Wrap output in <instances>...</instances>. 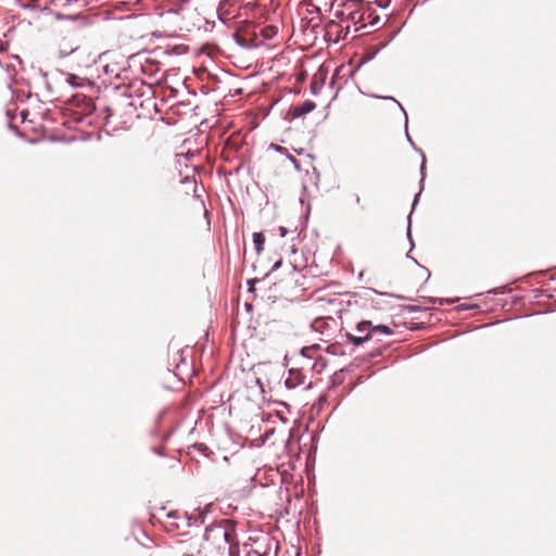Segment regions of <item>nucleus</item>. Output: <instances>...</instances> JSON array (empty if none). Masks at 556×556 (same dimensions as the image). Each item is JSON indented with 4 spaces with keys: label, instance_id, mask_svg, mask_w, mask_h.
<instances>
[{
    "label": "nucleus",
    "instance_id": "4",
    "mask_svg": "<svg viewBox=\"0 0 556 556\" xmlns=\"http://www.w3.org/2000/svg\"><path fill=\"white\" fill-rule=\"evenodd\" d=\"M62 76H63V80L71 85L72 87H79V88H83V87H89L92 85L91 80L88 79V78H83V77H79L78 75L76 74H73V73H70V72H62L61 73Z\"/></svg>",
    "mask_w": 556,
    "mask_h": 556
},
{
    "label": "nucleus",
    "instance_id": "21",
    "mask_svg": "<svg viewBox=\"0 0 556 556\" xmlns=\"http://www.w3.org/2000/svg\"><path fill=\"white\" fill-rule=\"evenodd\" d=\"M407 235H408V237H410V225H408Z\"/></svg>",
    "mask_w": 556,
    "mask_h": 556
},
{
    "label": "nucleus",
    "instance_id": "15",
    "mask_svg": "<svg viewBox=\"0 0 556 556\" xmlns=\"http://www.w3.org/2000/svg\"><path fill=\"white\" fill-rule=\"evenodd\" d=\"M399 106L401 108V110L404 112V114H406V112L404 111V109L402 108V105L400 103H397ZM408 123V119H407V115H405V124L407 125Z\"/></svg>",
    "mask_w": 556,
    "mask_h": 556
},
{
    "label": "nucleus",
    "instance_id": "5",
    "mask_svg": "<svg viewBox=\"0 0 556 556\" xmlns=\"http://www.w3.org/2000/svg\"><path fill=\"white\" fill-rule=\"evenodd\" d=\"M129 67L136 66L137 63L140 66V70H146V63H151L150 59V52L149 51H142L137 54H132L129 56Z\"/></svg>",
    "mask_w": 556,
    "mask_h": 556
},
{
    "label": "nucleus",
    "instance_id": "16",
    "mask_svg": "<svg viewBox=\"0 0 556 556\" xmlns=\"http://www.w3.org/2000/svg\"><path fill=\"white\" fill-rule=\"evenodd\" d=\"M290 160H291V161H292V163L295 165V167H296V168H299L298 161H296L294 157H292V156H290Z\"/></svg>",
    "mask_w": 556,
    "mask_h": 556
},
{
    "label": "nucleus",
    "instance_id": "3",
    "mask_svg": "<svg viewBox=\"0 0 556 556\" xmlns=\"http://www.w3.org/2000/svg\"><path fill=\"white\" fill-rule=\"evenodd\" d=\"M353 34L349 28V25H345L340 20L330 21L326 25V37L329 41L338 43L341 40H346L349 36Z\"/></svg>",
    "mask_w": 556,
    "mask_h": 556
},
{
    "label": "nucleus",
    "instance_id": "7",
    "mask_svg": "<svg viewBox=\"0 0 556 556\" xmlns=\"http://www.w3.org/2000/svg\"><path fill=\"white\" fill-rule=\"evenodd\" d=\"M346 338L351 343H353L356 346H359L363 343H365L366 341H368L367 334H354V333L348 332Z\"/></svg>",
    "mask_w": 556,
    "mask_h": 556
},
{
    "label": "nucleus",
    "instance_id": "12",
    "mask_svg": "<svg viewBox=\"0 0 556 556\" xmlns=\"http://www.w3.org/2000/svg\"><path fill=\"white\" fill-rule=\"evenodd\" d=\"M379 22V16L378 15H375V12L372 13V16L371 17H368V14H365V23H366V26L369 24V25H375L376 23Z\"/></svg>",
    "mask_w": 556,
    "mask_h": 556
},
{
    "label": "nucleus",
    "instance_id": "6",
    "mask_svg": "<svg viewBox=\"0 0 556 556\" xmlns=\"http://www.w3.org/2000/svg\"><path fill=\"white\" fill-rule=\"evenodd\" d=\"M356 334H367V339L371 338V323L367 320H363L358 323L355 327Z\"/></svg>",
    "mask_w": 556,
    "mask_h": 556
},
{
    "label": "nucleus",
    "instance_id": "2",
    "mask_svg": "<svg viewBox=\"0 0 556 556\" xmlns=\"http://www.w3.org/2000/svg\"><path fill=\"white\" fill-rule=\"evenodd\" d=\"M374 9L370 2L364 0H345L341 10H337L334 16L349 25L354 38L356 33L366 27L365 14L371 17Z\"/></svg>",
    "mask_w": 556,
    "mask_h": 556
},
{
    "label": "nucleus",
    "instance_id": "14",
    "mask_svg": "<svg viewBox=\"0 0 556 556\" xmlns=\"http://www.w3.org/2000/svg\"><path fill=\"white\" fill-rule=\"evenodd\" d=\"M278 230H279V233H280L281 237H285L287 235V232H288L287 228L283 227V226H280L278 228Z\"/></svg>",
    "mask_w": 556,
    "mask_h": 556
},
{
    "label": "nucleus",
    "instance_id": "10",
    "mask_svg": "<svg viewBox=\"0 0 556 556\" xmlns=\"http://www.w3.org/2000/svg\"><path fill=\"white\" fill-rule=\"evenodd\" d=\"M371 332H379V333H382L384 336H391L393 333V330L386 326V325H378V326H372L371 325Z\"/></svg>",
    "mask_w": 556,
    "mask_h": 556
},
{
    "label": "nucleus",
    "instance_id": "23",
    "mask_svg": "<svg viewBox=\"0 0 556 556\" xmlns=\"http://www.w3.org/2000/svg\"><path fill=\"white\" fill-rule=\"evenodd\" d=\"M103 70H104V71H108V70H109V65H104V66H103Z\"/></svg>",
    "mask_w": 556,
    "mask_h": 556
},
{
    "label": "nucleus",
    "instance_id": "18",
    "mask_svg": "<svg viewBox=\"0 0 556 556\" xmlns=\"http://www.w3.org/2000/svg\"><path fill=\"white\" fill-rule=\"evenodd\" d=\"M271 147H273L276 151H279V152H281V151H282V148H281V147H279V146H274V144H271Z\"/></svg>",
    "mask_w": 556,
    "mask_h": 556
},
{
    "label": "nucleus",
    "instance_id": "24",
    "mask_svg": "<svg viewBox=\"0 0 556 556\" xmlns=\"http://www.w3.org/2000/svg\"><path fill=\"white\" fill-rule=\"evenodd\" d=\"M193 70H197V68L193 67ZM199 70L205 71L206 68L205 67H200Z\"/></svg>",
    "mask_w": 556,
    "mask_h": 556
},
{
    "label": "nucleus",
    "instance_id": "11",
    "mask_svg": "<svg viewBox=\"0 0 556 556\" xmlns=\"http://www.w3.org/2000/svg\"><path fill=\"white\" fill-rule=\"evenodd\" d=\"M210 508H211V505H206L203 509H199V515L198 516H191L189 517V522L188 525H191L190 520L192 518L197 519L198 517L201 519V522L204 521V516L210 511Z\"/></svg>",
    "mask_w": 556,
    "mask_h": 556
},
{
    "label": "nucleus",
    "instance_id": "20",
    "mask_svg": "<svg viewBox=\"0 0 556 556\" xmlns=\"http://www.w3.org/2000/svg\"><path fill=\"white\" fill-rule=\"evenodd\" d=\"M337 73H338V72H333L332 77H331V84H333V80H334V77H336V74H337Z\"/></svg>",
    "mask_w": 556,
    "mask_h": 556
},
{
    "label": "nucleus",
    "instance_id": "1",
    "mask_svg": "<svg viewBox=\"0 0 556 556\" xmlns=\"http://www.w3.org/2000/svg\"><path fill=\"white\" fill-rule=\"evenodd\" d=\"M203 545L197 555L187 556H236L237 546L232 530L215 525L207 527L203 535Z\"/></svg>",
    "mask_w": 556,
    "mask_h": 556
},
{
    "label": "nucleus",
    "instance_id": "17",
    "mask_svg": "<svg viewBox=\"0 0 556 556\" xmlns=\"http://www.w3.org/2000/svg\"><path fill=\"white\" fill-rule=\"evenodd\" d=\"M421 174L424 175V169H425V159L422 160V163H421ZM421 181H424V177L421 178Z\"/></svg>",
    "mask_w": 556,
    "mask_h": 556
},
{
    "label": "nucleus",
    "instance_id": "13",
    "mask_svg": "<svg viewBox=\"0 0 556 556\" xmlns=\"http://www.w3.org/2000/svg\"><path fill=\"white\" fill-rule=\"evenodd\" d=\"M326 73H327V72H318V73H316V74L314 75V80H313V83H316L317 80L324 81V80H325V77H324V76H325V74H326Z\"/></svg>",
    "mask_w": 556,
    "mask_h": 556
},
{
    "label": "nucleus",
    "instance_id": "8",
    "mask_svg": "<svg viewBox=\"0 0 556 556\" xmlns=\"http://www.w3.org/2000/svg\"><path fill=\"white\" fill-rule=\"evenodd\" d=\"M314 109H315L314 102H305L301 106L295 108L294 114H295V116H301V115L312 112Z\"/></svg>",
    "mask_w": 556,
    "mask_h": 556
},
{
    "label": "nucleus",
    "instance_id": "19",
    "mask_svg": "<svg viewBox=\"0 0 556 556\" xmlns=\"http://www.w3.org/2000/svg\"><path fill=\"white\" fill-rule=\"evenodd\" d=\"M4 49V43L0 40V51Z\"/></svg>",
    "mask_w": 556,
    "mask_h": 556
},
{
    "label": "nucleus",
    "instance_id": "9",
    "mask_svg": "<svg viewBox=\"0 0 556 556\" xmlns=\"http://www.w3.org/2000/svg\"><path fill=\"white\" fill-rule=\"evenodd\" d=\"M253 242H254V247H255L257 254H260L263 251V245L265 242V238H264L263 233L255 232L253 235Z\"/></svg>",
    "mask_w": 556,
    "mask_h": 556
},
{
    "label": "nucleus",
    "instance_id": "22",
    "mask_svg": "<svg viewBox=\"0 0 556 556\" xmlns=\"http://www.w3.org/2000/svg\"><path fill=\"white\" fill-rule=\"evenodd\" d=\"M418 197H419V193L416 195V198L414 199V205L416 204L417 200H418Z\"/></svg>",
    "mask_w": 556,
    "mask_h": 556
}]
</instances>
